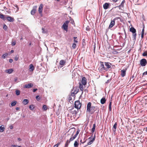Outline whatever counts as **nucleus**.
I'll use <instances>...</instances> for the list:
<instances>
[{"label":"nucleus","instance_id":"1","mask_svg":"<svg viewBox=\"0 0 147 147\" xmlns=\"http://www.w3.org/2000/svg\"><path fill=\"white\" fill-rule=\"evenodd\" d=\"M91 106V102H89L87 104V112L92 114H93L94 112L96 111V113L98 115L99 112V108L97 107H94Z\"/></svg>","mask_w":147,"mask_h":147},{"label":"nucleus","instance_id":"2","mask_svg":"<svg viewBox=\"0 0 147 147\" xmlns=\"http://www.w3.org/2000/svg\"><path fill=\"white\" fill-rule=\"evenodd\" d=\"M129 31L132 33V36L133 38V40L135 41L136 40V36L137 35V34L136 33V29L134 27H131L130 28Z\"/></svg>","mask_w":147,"mask_h":147},{"label":"nucleus","instance_id":"3","mask_svg":"<svg viewBox=\"0 0 147 147\" xmlns=\"http://www.w3.org/2000/svg\"><path fill=\"white\" fill-rule=\"evenodd\" d=\"M75 107L78 110L80 109L81 106V104L79 101H76L75 102Z\"/></svg>","mask_w":147,"mask_h":147},{"label":"nucleus","instance_id":"4","mask_svg":"<svg viewBox=\"0 0 147 147\" xmlns=\"http://www.w3.org/2000/svg\"><path fill=\"white\" fill-rule=\"evenodd\" d=\"M105 64L103 62H100V65L99 67V69L100 71H102L103 70L107 71V68H106L104 66Z\"/></svg>","mask_w":147,"mask_h":147},{"label":"nucleus","instance_id":"5","mask_svg":"<svg viewBox=\"0 0 147 147\" xmlns=\"http://www.w3.org/2000/svg\"><path fill=\"white\" fill-rule=\"evenodd\" d=\"M69 21H66L63 24L62 27L63 29L67 31L68 29V24L69 23Z\"/></svg>","mask_w":147,"mask_h":147},{"label":"nucleus","instance_id":"6","mask_svg":"<svg viewBox=\"0 0 147 147\" xmlns=\"http://www.w3.org/2000/svg\"><path fill=\"white\" fill-rule=\"evenodd\" d=\"M147 63V61L146 59H141L140 62L141 65L142 67L145 66Z\"/></svg>","mask_w":147,"mask_h":147},{"label":"nucleus","instance_id":"7","mask_svg":"<svg viewBox=\"0 0 147 147\" xmlns=\"http://www.w3.org/2000/svg\"><path fill=\"white\" fill-rule=\"evenodd\" d=\"M78 111V110H74V108H72L70 110V113H71L73 116L77 114V112Z\"/></svg>","mask_w":147,"mask_h":147},{"label":"nucleus","instance_id":"8","mask_svg":"<svg viewBox=\"0 0 147 147\" xmlns=\"http://www.w3.org/2000/svg\"><path fill=\"white\" fill-rule=\"evenodd\" d=\"M37 6H35L33 7L31 11V14L32 15H34L36 11Z\"/></svg>","mask_w":147,"mask_h":147},{"label":"nucleus","instance_id":"9","mask_svg":"<svg viewBox=\"0 0 147 147\" xmlns=\"http://www.w3.org/2000/svg\"><path fill=\"white\" fill-rule=\"evenodd\" d=\"M105 66L106 68H107V71L108 70V69L110 68L111 67V64L109 62H105Z\"/></svg>","mask_w":147,"mask_h":147},{"label":"nucleus","instance_id":"10","mask_svg":"<svg viewBox=\"0 0 147 147\" xmlns=\"http://www.w3.org/2000/svg\"><path fill=\"white\" fill-rule=\"evenodd\" d=\"M115 22L113 20H111V23H110L109 24V28H112V27H113L115 25Z\"/></svg>","mask_w":147,"mask_h":147},{"label":"nucleus","instance_id":"11","mask_svg":"<svg viewBox=\"0 0 147 147\" xmlns=\"http://www.w3.org/2000/svg\"><path fill=\"white\" fill-rule=\"evenodd\" d=\"M43 7V5L42 4H41L39 7L38 9V11L39 13L41 14L42 13V8Z\"/></svg>","mask_w":147,"mask_h":147},{"label":"nucleus","instance_id":"12","mask_svg":"<svg viewBox=\"0 0 147 147\" xmlns=\"http://www.w3.org/2000/svg\"><path fill=\"white\" fill-rule=\"evenodd\" d=\"M6 19L8 21L11 22H13L14 21V18L10 16H8L6 17Z\"/></svg>","mask_w":147,"mask_h":147},{"label":"nucleus","instance_id":"13","mask_svg":"<svg viewBox=\"0 0 147 147\" xmlns=\"http://www.w3.org/2000/svg\"><path fill=\"white\" fill-rule=\"evenodd\" d=\"M82 84L84 85H85L86 84V83H87L85 77H83L82 78Z\"/></svg>","mask_w":147,"mask_h":147},{"label":"nucleus","instance_id":"14","mask_svg":"<svg viewBox=\"0 0 147 147\" xmlns=\"http://www.w3.org/2000/svg\"><path fill=\"white\" fill-rule=\"evenodd\" d=\"M72 94H76L78 92V89H77L76 88L74 87L72 90Z\"/></svg>","mask_w":147,"mask_h":147},{"label":"nucleus","instance_id":"15","mask_svg":"<svg viewBox=\"0 0 147 147\" xmlns=\"http://www.w3.org/2000/svg\"><path fill=\"white\" fill-rule=\"evenodd\" d=\"M33 86V84H32L31 83L28 84H26L25 86L24 87L25 88H30L32 87Z\"/></svg>","mask_w":147,"mask_h":147},{"label":"nucleus","instance_id":"16","mask_svg":"<svg viewBox=\"0 0 147 147\" xmlns=\"http://www.w3.org/2000/svg\"><path fill=\"white\" fill-rule=\"evenodd\" d=\"M34 69V68L32 64H30L29 65V71H32Z\"/></svg>","mask_w":147,"mask_h":147},{"label":"nucleus","instance_id":"17","mask_svg":"<svg viewBox=\"0 0 147 147\" xmlns=\"http://www.w3.org/2000/svg\"><path fill=\"white\" fill-rule=\"evenodd\" d=\"M117 122H116L114 125L113 127L112 128V130L114 132H115L116 130L117 127Z\"/></svg>","mask_w":147,"mask_h":147},{"label":"nucleus","instance_id":"18","mask_svg":"<svg viewBox=\"0 0 147 147\" xmlns=\"http://www.w3.org/2000/svg\"><path fill=\"white\" fill-rule=\"evenodd\" d=\"M13 71V69H6L5 70V72L9 74H11Z\"/></svg>","mask_w":147,"mask_h":147},{"label":"nucleus","instance_id":"19","mask_svg":"<svg viewBox=\"0 0 147 147\" xmlns=\"http://www.w3.org/2000/svg\"><path fill=\"white\" fill-rule=\"evenodd\" d=\"M65 61L63 60H61L59 62V64L63 67L65 65Z\"/></svg>","mask_w":147,"mask_h":147},{"label":"nucleus","instance_id":"20","mask_svg":"<svg viewBox=\"0 0 147 147\" xmlns=\"http://www.w3.org/2000/svg\"><path fill=\"white\" fill-rule=\"evenodd\" d=\"M109 6V3H105L103 5V7L104 8L106 9L108 8Z\"/></svg>","mask_w":147,"mask_h":147},{"label":"nucleus","instance_id":"21","mask_svg":"<svg viewBox=\"0 0 147 147\" xmlns=\"http://www.w3.org/2000/svg\"><path fill=\"white\" fill-rule=\"evenodd\" d=\"M126 74V71L124 70H122L121 71V76L122 77H124L125 76Z\"/></svg>","mask_w":147,"mask_h":147},{"label":"nucleus","instance_id":"22","mask_svg":"<svg viewBox=\"0 0 147 147\" xmlns=\"http://www.w3.org/2000/svg\"><path fill=\"white\" fill-rule=\"evenodd\" d=\"M0 18L4 20H6V17H5L4 15L1 13L0 14Z\"/></svg>","mask_w":147,"mask_h":147},{"label":"nucleus","instance_id":"23","mask_svg":"<svg viewBox=\"0 0 147 147\" xmlns=\"http://www.w3.org/2000/svg\"><path fill=\"white\" fill-rule=\"evenodd\" d=\"M106 101L105 98L103 97L100 100V103L101 104H103Z\"/></svg>","mask_w":147,"mask_h":147},{"label":"nucleus","instance_id":"24","mask_svg":"<svg viewBox=\"0 0 147 147\" xmlns=\"http://www.w3.org/2000/svg\"><path fill=\"white\" fill-rule=\"evenodd\" d=\"M29 102L28 100L27 99H24L22 102L23 103L24 105H27Z\"/></svg>","mask_w":147,"mask_h":147},{"label":"nucleus","instance_id":"25","mask_svg":"<svg viewBox=\"0 0 147 147\" xmlns=\"http://www.w3.org/2000/svg\"><path fill=\"white\" fill-rule=\"evenodd\" d=\"M5 128L3 125H2L0 126V132H3L5 130Z\"/></svg>","mask_w":147,"mask_h":147},{"label":"nucleus","instance_id":"26","mask_svg":"<svg viewBox=\"0 0 147 147\" xmlns=\"http://www.w3.org/2000/svg\"><path fill=\"white\" fill-rule=\"evenodd\" d=\"M80 90L82 91V95L83 93V87L82 85V84H80Z\"/></svg>","mask_w":147,"mask_h":147},{"label":"nucleus","instance_id":"27","mask_svg":"<svg viewBox=\"0 0 147 147\" xmlns=\"http://www.w3.org/2000/svg\"><path fill=\"white\" fill-rule=\"evenodd\" d=\"M96 127V124L95 123L93 125V127L92 129L91 132L92 133H93L95 131V128Z\"/></svg>","mask_w":147,"mask_h":147},{"label":"nucleus","instance_id":"28","mask_svg":"<svg viewBox=\"0 0 147 147\" xmlns=\"http://www.w3.org/2000/svg\"><path fill=\"white\" fill-rule=\"evenodd\" d=\"M125 1L124 0H123L121 3V4L119 5L118 7H123L124 6V4L125 3Z\"/></svg>","mask_w":147,"mask_h":147},{"label":"nucleus","instance_id":"29","mask_svg":"<svg viewBox=\"0 0 147 147\" xmlns=\"http://www.w3.org/2000/svg\"><path fill=\"white\" fill-rule=\"evenodd\" d=\"M95 139V137H94V138H93V139L90 141V142H89L88 143V144L90 145L94 141V140Z\"/></svg>","mask_w":147,"mask_h":147},{"label":"nucleus","instance_id":"30","mask_svg":"<svg viewBox=\"0 0 147 147\" xmlns=\"http://www.w3.org/2000/svg\"><path fill=\"white\" fill-rule=\"evenodd\" d=\"M76 137L74 135V136L73 137H71L69 140V141L70 142L71 141H72Z\"/></svg>","mask_w":147,"mask_h":147},{"label":"nucleus","instance_id":"31","mask_svg":"<svg viewBox=\"0 0 147 147\" xmlns=\"http://www.w3.org/2000/svg\"><path fill=\"white\" fill-rule=\"evenodd\" d=\"M8 55V54L7 53H6L3 55L2 56V58L3 59H5L6 57Z\"/></svg>","mask_w":147,"mask_h":147},{"label":"nucleus","instance_id":"32","mask_svg":"<svg viewBox=\"0 0 147 147\" xmlns=\"http://www.w3.org/2000/svg\"><path fill=\"white\" fill-rule=\"evenodd\" d=\"M78 143L77 141H75L74 144V147H78Z\"/></svg>","mask_w":147,"mask_h":147},{"label":"nucleus","instance_id":"33","mask_svg":"<svg viewBox=\"0 0 147 147\" xmlns=\"http://www.w3.org/2000/svg\"><path fill=\"white\" fill-rule=\"evenodd\" d=\"M16 103L17 102L16 101H14L13 102H12L11 104V106H15L16 105Z\"/></svg>","mask_w":147,"mask_h":147},{"label":"nucleus","instance_id":"34","mask_svg":"<svg viewBox=\"0 0 147 147\" xmlns=\"http://www.w3.org/2000/svg\"><path fill=\"white\" fill-rule=\"evenodd\" d=\"M29 108H30V109L31 110H33L34 108V105H31L29 106Z\"/></svg>","mask_w":147,"mask_h":147},{"label":"nucleus","instance_id":"35","mask_svg":"<svg viewBox=\"0 0 147 147\" xmlns=\"http://www.w3.org/2000/svg\"><path fill=\"white\" fill-rule=\"evenodd\" d=\"M70 142L69 141V140H67L65 144V147H67L69 144Z\"/></svg>","mask_w":147,"mask_h":147},{"label":"nucleus","instance_id":"36","mask_svg":"<svg viewBox=\"0 0 147 147\" xmlns=\"http://www.w3.org/2000/svg\"><path fill=\"white\" fill-rule=\"evenodd\" d=\"M109 111H111V102H110L109 104Z\"/></svg>","mask_w":147,"mask_h":147},{"label":"nucleus","instance_id":"37","mask_svg":"<svg viewBox=\"0 0 147 147\" xmlns=\"http://www.w3.org/2000/svg\"><path fill=\"white\" fill-rule=\"evenodd\" d=\"M3 28L5 30H6L7 29V27L5 24L3 25Z\"/></svg>","mask_w":147,"mask_h":147},{"label":"nucleus","instance_id":"38","mask_svg":"<svg viewBox=\"0 0 147 147\" xmlns=\"http://www.w3.org/2000/svg\"><path fill=\"white\" fill-rule=\"evenodd\" d=\"M16 94L18 96L20 94V92L18 90H16Z\"/></svg>","mask_w":147,"mask_h":147},{"label":"nucleus","instance_id":"39","mask_svg":"<svg viewBox=\"0 0 147 147\" xmlns=\"http://www.w3.org/2000/svg\"><path fill=\"white\" fill-rule=\"evenodd\" d=\"M43 109L45 110H46L47 109V108L46 105H44L43 106Z\"/></svg>","mask_w":147,"mask_h":147},{"label":"nucleus","instance_id":"40","mask_svg":"<svg viewBox=\"0 0 147 147\" xmlns=\"http://www.w3.org/2000/svg\"><path fill=\"white\" fill-rule=\"evenodd\" d=\"M76 44L75 43H74L73 44L72 47L74 49H75L76 47Z\"/></svg>","mask_w":147,"mask_h":147},{"label":"nucleus","instance_id":"41","mask_svg":"<svg viewBox=\"0 0 147 147\" xmlns=\"http://www.w3.org/2000/svg\"><path fill=\"white\" fill-rule=\"evenodd\" d=\"M79 132H80V130H78L76 132V134L74 135V136H76V137L77 136V135H78V134L79 133Z\"/></svg>","mask_w":147,"mask_h":147},{"label":"nucleus","instance_id":"42","mask_svg":"<svg viewBox=\"0 0 147 147\" xmlns=\"http://www.w3.org/2000/svg\"><path fill=\"white\" fill-rule=\"evenodd\" d=\"M36 98L37 100H38L40 99V97L39 95H37L36 96Z\"/></svg>","mask_w":147,"mask_h":147},{"label":"nucleus","instance_id":"43","mask_svg":"<svg viewBox=\"0 0 147 147\" xmlns=\"http://www.w3.org/2000/svg\"><path fill=\"white\" fill-rule=\"evenodd\" d=\"M120 19L119 17H116V18H114L113 20L115 22V20H117L118 19Z\"/></svg>","mask_w":147,"mask_h":147},{"label":"nucleus","instance_id":"44","mask_svg":"<svg viewBox=\"0 0 147 147\" xmlns=\"http://www.w3.org/2000/svg\"><path fill=\"white\" fill-rule=\"evenodd\" d=\"M142 55L144 56H146L147 55V53L144 52L143 53Z\"/></svg>","mask_w":147,"mask_h":147},{"label":"nucleus","instance_id":"45","mask_svg":"<svg viewBox=\"0 0 147 147\" xmlns=\"http://www.w3.org/2000/svg\"><path fill=\"white\" fill-rule=\"evenodd\" d=\"M59 143H58L55 145L53 147H58V146L59 145Z\"/></svg>","mask_w":147,"mask_h":147},{"label":"nucleus","instance_id":"46","mask_svg":"<svg viewBox=\"0 0 147 147\" xmlns=\"http://www.w3.org/2000/svg\"><path fill=\"white\" fill-rule=\"evenodd\" d=\"M16 44V43L15 41L12 42V44H11L12 45H13V46H14V45H15Z\"/></svg>","mask_w":147,"mask_h":147},{"label":"nucleus","instance_id":"47","mask_svg":"<svg viewBox=\"0 0 147 147\" xmlns=\"http://www.w3.org/2000/svg\"><path fill=\"white\" fill-rule=\"evenodd\" d=\"M144 27L143 28L142 32V34H144Z\"/></svg>","mask_w":147,"mask_h":147},{"label":"nucleus","instance_id":"48","mask_svg":"<svg viewBox=\"0 0 147 147\" xmlns=\"http://www.w3.org/2000/svg\"><path fill=\"white\" fill-rule=\"evenodd\" d=\"M13 125H11L9 126V128L11 129H13Z\"/></svg>","mask_w":147,"mask_h":147},{"label":"nucleus","instance_id":"49","mask_svg":"<svg viewBox=\"0 0 147 147\" xmlns=\"http://www.w3.org/2000/svg\"><path fill=\"white\" fill-rule=\"evenodd\" d=\"M18 57H17V56H16L15 58V60L16 61H17L18 60Z\"/></svg>","mask_w":147,"mask_h":147},{"label":"nucleus","instance_id":"50","mask_svg":"<svg viewBox=\"0 0 147 147\" xmlns=\"http://www.w3.org/2000/svg\"><path fill=\"white\" fill-rule=\"evenodd\" d=\"M13 61V60L12 59H9V62L10 63H11Z\"/></svg>","mask_w":147,"mask_h":147},{"label":"nucleus","instance_id":"51","mask_svg":"<svg viewBox=\"0 0 147 147\" xmlns=\"http://www.w3.org/2000/svg\"><path fill=\"white\" fill-rule=\"evenodd\" d=\"M143 75H147V71H146L144 72L143 74Z\"/></svg>","mask_w":147,"mask_h":147},{"label":"nucleus","instance_id":"52","mask_svg":"<svg viewBox=\"0 0 147 147\" xmlns=\"http://www.w3.org/2000/svg\"><path fill=\"white\" fill-rule=\"evenodd\" d=\"M42 32L43 33H45V32H44V28H42Z\"/></svg>","mask_w":147,"mask_h":147},{"label":"nucleus","instance_id":"53","mask_svg":"<svg viewBox=\"0 0 147 147\" xmlns=\"http://www.w3.org/2000/svg\"><path fill=\"white\" fill-rule=\"evenodd\" d=\"M125 38L124 39H125L126 38V33L125 32Z\"/></svg>","mask_w":147,"mask_h":147},{"label":"nucleus","instance_id":"54","mask_svg":"<svg viewBox=\"0 0 147 147\" xmlns=\"http://www.w3.org/2000/svg\"><path fill=\"white\" fill-rule=\"evenodd\" d=\"M144 35V34H143V33L141 34V37L142 38H143Z\"/></svg>","mask_w":147,"mask_h":147},{"label":"nucleus","instance_id":"55","mask_svg":"<svg viewBox=\"0 0 147 147\" xmlns=\"http://www.w3.org/2000/svg\"><path fill=\"white\" fill-rule=\"evenodd\" d=\"M37 90V89H33V92H35Z\"/></svg>","mask_w":147,"mask_h":147},{"label":"nucleus","instance_id":"56","mask_svg":"<svg viewBox=\"0 0 147 147\" xmlns=\"http://www.w3.org/2000/svg\"><path fill=\"white\" fill-rule=\"evenodd\" d=\"M15 7L17 9V10L18 11V9H19L18 6L17 5H16L15 6Z\"/></svg>","mask_w":147,"mask_h":147},{"label":"nucleus","instance_id":"57","mask_svg":"<svg viewBox=\"0 0 147 147\" xmlns=\"http://www.w3.org/2000/svg\"><path fill=\"white\" fill-rule=\"evenodd\" d=\"M74 42L77 43L78 42V41L77 40H76L75 39H74Z\"/></svg>","mask_w":147,"mask_h":147},{"label":"nucleus","instance_id":"58","mask_svg":"<svg viewBox=\"0 0 147 147\" xmlns=\"http://www.w3.org/2000/svg\"><path fill=\"white\" fill-rule=\"evenodd\" d=\"M18 141H21L22 140L21 139V138H18Z\"/></svg>","mask_w":147,"mask_h":147},{"label":"nucleus","instance_id":"59","mask_svg":"<svg viewBox=\"0 0 147 147\" xmlns=\"http://www.w3.org/2000/svg\"><path fill=\"white\" fill-rule=\"evenodd\" d=\"M20 108L19 107H16V110H18Z\"/></svg>","mask_w":147,"mask_h":147},{"label":"nucleus","instance_id":"60","mask_svg":"<svg viewBox=\"0 0 147 147\" xmlns=\"http://www.w3.org/2000/svg\"><path fill=\"white\" fill-rule=\"evenodd\" d=\"M85 142V141H84V142H82V140H80V142H81L82 143V144H84V143Z\"/></svg>","mask_w":147,"mask_h":147},{"label":"nucleus","instance_id":"61","mask_svg":"<svg viewBox=\"0 0 147 147\" xmlns=\"http://www.w3.org/2000/svg\"><path fill=\"white\" fill-rule=\"evenodd\" d=\"M17 80V78H16L14 79V81L15 82H16Z\"/></svg>","mask_w":147,"mask_h":147},{"label":"nucleus","instance_id":"62","mask_svg":"<svg viewBox=\"0 0 147 147\" xmlns=\"http://www.w3.org/2000/svg\"><path fill=\"white\" fill-rule=\"evenodd\" d=\"M115 2H117L118 0H113Z\"/></svg>","mask_w":147,"mask_h":147},{"label":"nucleus","instance_id":"63","mask_svg":"<svg viewBox=\"0 0 147 147\" xmlns=\"http://www.w3.org/2000/svg\"><path fill=\"white\" fill-rule=\"evenodd\" d=\"M14 52V51L13 50H11V51H10V52L11 53H13Z\"/></svg>","mask_w":147,"mask_h":147},{"label":"nucleus","instance_id":"64","mask_svg":"<svg viewBox=\"0 0 147 147\" xmlns=\"http://www.w3.org/2000/svg\"><path fill=\"white\" fill-rule=\"evenodd\" d=\"M109 81H110L109 80H107V82H106V83H107L109 82Z\"/></svg>","mask_w":147,"mask_h":147}]
</instances>
